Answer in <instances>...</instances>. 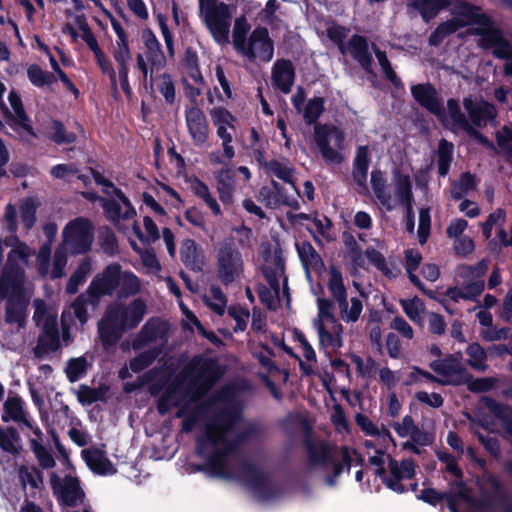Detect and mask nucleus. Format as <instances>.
<instances>
[{
	"label": "nucleus",
	"mask_w": 512,
	"mask_h": 512,
	"mask_svg": "<svg viewBox=\"0 0 512 512\" xmlns=\"http://www.w3.org/2000/svg\"><path fill=\"white\" fill-rule=\"evenodd\" d=\"M243 423L238 415L222 412L205 426L198 439V453L206 458L213 474L227 479L242 478L260 499L268 481L256 470L240 466L232 454L235 445L243 438Z\"/></svg>",
	"instance_id": "1"
},
{
	"label": "nucleus",
	"mask_w": 512,
	"mask_h": 512,
	"mask_svg": "<svg viewBox=\"0 0 512 512\" xmlns=\"http://www.w3.org/2000/svg\"><path fill=\"white\" fill-rule=\"evenodd\" d=\"M221 375V370L211 359H195L177 383L170 385L158 401L161 414L176 409V416L183 419V430L189 432L208 412L200 402L201 397Z\"/></svg>",
	"instance_id": "2"
},
{
	"label": "nucleus",
	"mask_w": 512,
	"mask_h": 512,
	"mask_svg": "<svg viewBox=\"0 0 512 512\" xmlns=\"http://www.w3.org/2000/svg\"><path fill=\"white\" fill-rule=\"evenodd\" d=\"M455 15L453 19L441 24L431 34L430 43L438 45L446 35L455 32L458 28L477 24L479 27L476 32L482 36L481 45L493 48V54L496 57L508 59L509 61L504 66V72L507 75H512V47L503 39L501 33L492 27L490 20L481 14L480 9L467 3H460L456 7Z\"/></svg>",
	"instance_id": "3"
},
{
	"label": "nucleus",
	"mask_w": 512,
	"mask_h": 512,
	"mask_svg": "<svg viewBox=\"0 0 512 512\" xmlns=\"http://www.w3.org/2000/svg\"><path fill=\"white\" fill-rule=\"evenodd\" d=\"M146 312L141 300H134L128 306L114 304L108 307L98 325L99 338L104 346L115 344L127 329L136 327Z\"/></svg>",
	"instance_id": "4"
},
{
	"label": "nucleus",
	"mask_w": 512,
	"mask_h": 512,
	"mask_svg": "<svg viewBox=\"0 0 512 512\" xmlns=\"http://www.w3.org/2000/svg\"><path fill=\"white\" fill-rule=\"evenodd\" d=\"M263 258V273L270 289L260 287L258 294L268 308L275 309L282 300L287 303L290 301L287 278L284 275V260L278 252L263 253Z\"/></svg>",
	"instance_id": "5"
},
{
	"label": "nucleus",
	"mask_w": 512,
	"mask_h": 512,
	"mask_svg": "<svg viewBox=\"0 0 512 512\" xmlns=\"http://www.w3.org/2000/svg\"><path fill=\"white\" fill-rule=\"evenodd\" d=\"M317 309L312 325L317 332L319 344L327 352H336L343 346V325L335 317L330 300L318 298Z\"/></svg>",
	"instance_id": "6"
},
{
	"label": "nucleus",
	"mask_w": 512,
	"mask_h": 512,
	"mask_svg": "<svg viewBox=\"0 0 512 512\" xmlns=\"http://www.w3.org/2000/svg\"><path fill=\"white\" fill-rule=\"evenodd\" d=\"M210 117L216 134L221 140L222 152L216 150L208 154V161L214 166L227 165L235 157V149L232 145L233 134L236 131V118L227 109L215 107L210 110Z\"/></svg>",
	"instance_id": "7"
},
{
	"label": "nucleus",
	"mask_w": 512,
	"mask_h": 512,
	"mask_svg": "<svg viewBox=\"0 0 512 512\" xmlns=\"http://www.w3.org/2000/svg\"><path fill=\"white\" fill-rule=\"evenodd\" d=\"M200 16L213 39L220 45L229 43L232 11L219 0H199Z\"/></svg>",
	"instance_id": "8"
},
{
	"label": "nucleus",
	"mask_w": 512,
	"mask_h": 512,
	"mask_svg": "<svg viewBox=\"0 0 512 512\" xmlns=\"http://www.w3.org/2000/svg\"><path fill=\"white\" fill-rule=\"evenodd\" d=\"M314 140L325 162L340 164L344 160V132L332 124H319L314 127Z\"/></svg>",
	"instance_id": "9"
},
{
	"label": "nucleus",
	"mask_w": 512,
	"mask_h": 512,
	"mask_svg": "<svg viewBox=\"0 0 512 512\" xmlns=\"http://www.w3.org/2000/svg\"><path fill=\"white\" fill-rule=\"evenodd\" d=\"M5 90V86L0 82V109L9 120V125L12 129L15 130L23 140L30 141L36 137V134L25 112L22 100L14 91H10L7 96V101H4L3 94Z\"/></svg>",
	"instance_id": "10"
},
{
	"label": "nucleus",
	"mask_w": 512,
	"mask_h": 512,
	"mask_svg": "<svg viewBox=\"0 0 512 512\" xmlns=\"http://www.w3.org/2000/svg\"><path fill=\"white\" fill-rule=\"evenodd\" d=\"M92 176L96 184L103 186V192L105 194L108 196L115 195L118 199V201L115 199H100L106 217L113 222H119L121 219L132 220L136 212L128 198L100 173L92 171Z\"/></svg>",
	"instance_id": "11"
},
{
	"label": "nucleus",
	"mask_w": 512,
	"mask_h": 512,
	"mask_svg": "<svg viewBox=\"0 0 512 512\" xmlns=\"http://www.w3.org/2000/svg\"><path fill=\"white\" fill-rule=\"evenodd\" d=\"M216 271L219 280L229 285L243 275L244 262L241 252L233 243H221L216 250Z\"/></svg>",
	"instance_id": "12"
},
{
	"label": "nucleus",
	"mask_w": 512,
	"mask_h": 512,
	"mask_svg": "<svg viewBox=\"0 0 512 512\" xmlns=\"http://www.w3.org/2000/svg\"><path fill=\"white\" fill-rule=\"evenodd\" d=\"M63 247L71 254L86 253L94 241V228L86 218H76L66 224L62 231Z\"/></svg>",
	"instance_id": "13"
},
{
	"label": "nucleus",
	"mask_w": 512,
	"mask_h": 512,
	"mask_svg": "<svg viewBox=\"0 0 512 512\" xmlns=\"http://www.w3.org/2000/svg\"><path fill=\"white\" fill-rule=\"evenodd\" d=\"M64 460L70 471L64 479H61L55 472H52L50 474L51 487L61 504L76 507L83 502L85 494L80 487L79 479L73 474V468L66 455H64Z\"/></svg>",
	"instance_id": "14"
},
{
	"label": "nucleus",
	"mask_w": 512,
	"mask_h": 512,
	"mask_svg": "<svg viewBox=\"0 0 512 512\" xmlns=\"http://www.w3.org/2000/svg\"><path fill=\"white\" fill-rule=\"evenodd\" d=\"M488 265L485 261L480 262L475 267H466L463 269L462 277L464 286L462 288H451L447 295L454 301L459 299H474L480 295L484 289V282L481 277L487 271Z\"/></svg>",
	"instance_id": "15"
},
{
	"label": "nucleus",
	"mask_w": 512,
	"mask_h": 512,
	"mask_svg": "<svg viewBox=\"0 0 512 512\" xmlns=\"http://www.w3.org/2000/svg\"><path fill=\"white\" fill-rule=\"evenodd\" d=\"M237 51L249 60L269 62L273 58L274 47L268 30L256 28Z\"/></svg>",
	"instance_id": "16"
},
{
	"label": "nucleus",
	"mask_w": 512,
	"mask_h": 512,
	"mask_svg": "<svg viewBox=\"0 0 512 512\" xmlns=\"http://www.w3.org/2000/svg\"><path fill=\"white\" fill-rule=\"evenodd\" d=\"M298 198L299 191L295 184H291V188H281L277 182L272 181V187H262L259 191V201L270 209L279 208L281 205L298 209Z\"/></svg>",
	"instance_id": "17"
},
{
	"label": "nucleus",
	"mask_w": 512,
	"mask_h": 512,
	"mask_svg": "<svg viewBox=\"0 0 512 512\" xmlns=\"http://www.w3.org/2000/svg\"><path fill=\"white\" fill-rule=\"evenodd\" d=\"M441 122L455 131H464L473 136L480 143L492 148L493 144L484 136L476 132L466 120L464 114L460 111L458 103L449 100L447 103V111H443L440 105V115H437Z\"/></svg>",
	"instance_id": "18"
},
{
	"label": "nucleus",
	"mask_w": 512,
	"mask_h": 512,
	"mask_svg": "<svg viewBox=\"0 0 512 512\" xmlns=\"http://www.w3.org/2000/svg\"><path fill=\"white\" fill-rule=\"evenodd\" d=\"M119 284V265L112 264L104 271L94 277L91 281L87 295L92 305H96L98 300L105 295H110Z\"/></svg>",
	"instance_id": "19"
},
{
	"label": "nucleus",
	"mask_w": 512,
	"mask_h": 512,
	"mask_svg": "<svg viewBox=\"0 0 512 512\" xmlns=\"http://www.w3.org/2000/svg\"><path fill=\"white\" fill-rule=\"evenodd\" d=\"M461 357L450 356L440 361H434L431 368L441 376L442 384L458 385L467 380V373L463 367Z\"/></svg>",
	"instance_id": "20"
},
{
	"label": "nucleus",
	"mask_w": 512,
	"mask_h": 512,
	"mask_svg": "<svg viewBox=\"0 0 512 512\" xmlns=\"http://www.w3.org/2000/svg\"><path fill=\"white\" fill-rule=\"evenodd\" d=\"M186 126L193 143L198 147L205 146L209 137V126L201 109L196 106L187 109Z\"/></svg>",
	"instance_id": "21"
},
{
	"label": "nucleus",
	"mask_w": 512,
	"mask_h": 512,
	"mask_svg": "<svg viewBox=\"0 0 512 512\" xmlns=\"http://www.w3.org/2000/svg\"><path fill=\"white\" fill-rule=\"evenodd\" d=\"M464 107L471 122L478 127L492 123L496 117L495 107L481 99L467 98L464 100Z\"/></svg>",
	"instance_id": "22"
},
{
	"label": "nucleus",
	"mask_w": 512,
	"mask_h": 512,
	"mask_svg": "<svg viewBox=\"0 0 512 512\" xmlns=\"http://www.w3.org/2000/svg\"><path fill=\"white\" fill-rule=\"evenodd\" d=\"M389 469L391 478L383 477V482L388 488L395 492H403V486L400 481L410 479L414 476L415 466L410 460H403L400 463L389 457Z\"/></svg>",
	"instance_id": "23"
},
{
	"label": "nucleus",
	"mask_w": 512,
	"mask_h": 512,
	"mask_svg": "<svg viewBox=\"0 0 512 512\" xmlns=\"http://www.w3.org/2000/svg\"><path fill=\"white\" fill-rule=\"evenodd\" d=\"M394 179V197H392V203L394 204V208L396 206L402 205L407 206L408 213L410 214L412 211V184L408 174H404L399 170H394L393 172Z\"/></svg>",
	"instance_id": "24"
},
{
	"label": "nucleus",
	"mask_w": 512,
	"mask_h": 512,
	"mask_svg": "<svg viewBox=\"0 0 512 512\" xmlns=\"http://www.w3.org/2000/svg\"><path fill=\"white\" fill-rule=\"evenodd\" d=\"M81 455L89 469L96 474L107 476L116 472V468L101 449H84Z\"/></svg>",
	"instance_id": "25"
},
{
	"label": "nucleus",
	"mask_w": 512,
	"mask_h": 512,
	"mask_svg": "<svg viewBox=\"0 0 512 512\" xmlns=\"http://www.w3.org/2000/svg\"><path fill=\"white\" fill-rule=\"evenodd\" d=\"M294 68L288 60H278L272 68V83L274 87L287 94L294 83Z\"/></svg>",
	"instance_id": "26"
},
{
	"label": "nucleus",
	"mask_w": 512,
	"mask_h": 512,
	"mask_svg": "<svg viewBox=\"0 0 512 512\" xmlns=\"http://www.w3.org/2000/svg\"><path fill=\"white\" fill-rule=\"evenodd\" d=\"M355 421L366 435L377 438L381 447L388 446L390 443L395 445L390 431L385 426H378L364 414H357Z\"/></svg>",
	"instance_id": "27"
},
{
	"label": "nucleus",
	"mask_w": 512,
	"mask_h": 512,
	"mask_svg": "<svg viewBox=\"0 0 512 512\" xmlns=\"http://www.w3.org/2000/svg\"><path fill=\"white\" fill-rule=\"evenodd\" d=\"M346 54H350L365 70H369L372 64V57L369 53L366 39L354 35L345 46Z\"/></svg>",
	"instance_id": "28"
},
{
	"label": "nucleus",
	"mask_w": 512,
	"mask_h": 512,
	"mask_svg": "<svg viewBox=\"0 0 512 512\" xmlns=\"http://www.w3.org/2000/svg\"><path fill=\"white\" fill-rule=\"evenodd\" d=\"M4 413L2 415V420L8 422L10 420L15 422H22L28 427L32 428L31 424L27 419V414L25 411V406L23 400L17 396H9L4 403L3 406Z\"/></svg>",
	"instance_id": "29"
},
{
	"label": "nucleus",
	"mask_w": 512,
	"mask_h": 512,
	"mask_svg": "<svg viewBox=\"0 0 512 512\" xmlns=\"http://www.w3.org/2000/svg\"><path fill=\"white\" fill-rule=\"evenodd\" d=\"M414 99L435 115H440V102L436 91L430 85H415L412 87Z\"/></svg>",
	"instance_id": "30"
},
{
	"label": "nucleus",
	"mask_w": 512,
	"mask_h": 512,
	"mask_svg": "<svg viewBox=\"0 0 512 512\" xmlns=\"http://www.w3.org/2000/svg\"><path fill=\"white\" fill-rule=\"evenodd\" d=\"M339 311V316L346 324L356 323L363 311L362 301L356 297H352L349 300L347 297L336 301Z\"/></svg>",
	"instance_id": "31"
},
{
	"label": "nucleus",
	"mask_w": 512,
	"mask_h": 512,
	"mask_svg": "<svg viewBox=\"0 0 512 512\" xmlns=\"http://www.w3.org/2000/svg\"><path fill=\"white\" fill-rule=\"evenodd\" d=\"M371 186L380 204L387 210L394 209V204L392 203V196L388 193L386 189V179L384 177L383 172H381L380 170L372 171Z\"/></svg>",
	"instance_id": "32"
},
{
	"label": "nucleus",
	"mask_w": 512,
	"mask_h": 512,
	"mask_svg": "<svg viewBox=\"0 0 512 512\" xmlns=\"http://www.w3.org/2000/svg\"><path fill=\"white\" fill-rule=\"evenodd\" d=\"M113 58L117 64L120 86L127 95H131L132 91L128 78L129 65L132 60L131 52L113 51Z\"/></svg>",
	"instance_id": "33"
},
{
	"label": "nucleus",
	"mask_w": 512,
	"mask_h": 512,
	"mask_svg": "<svg viewBox=\"0 0 512 512\" xmlns=\"http://www.w3.org/2000/svg\"><path fill=\"white\" fill-rule=\"evenodd\" d=\"M422 261V255L419 251L408 249L405 251V269L408 273L409 280L417 286L422 292L432 297V295L424 289L421 280L415 275V271Z\"/></svg>",
	"instance_id": "34"
},
{
	"label": "nucleus",
	"mask_w": 512,
	"mask_h": 512,
	"mask_svg": "<svg viewBox=\"0 0 512 512\" xmlns=\"http://www.w3.org/2000/svg\"><path fill=\"white\" fill-rule=\"evenodd\" d=\"M297 250L307 274L311 269L318 270L322 267V260L310 243L302 242L298 244Z\"/></svg>",
	"instance_id": "35"
},
{
	"label": "nucleus",
	"mask_w": 512,
	"mask_h": 512,
	"mask_svg": "<svg viewBox=\"0 0 512 512\" xmlns=\"http://www.w3.org/2000/svg\"><path fill=\"white\" fill-rule=\"evenodd\" d=\"M142 39L147 49V58L151 63L153 65H163L164 57L155 34L151 30H145L142 33Z\"/></svg>",
	"instance_id": "36"
},
{
	"label": "nucleus",
	"mask_w": 512,
	"mask_h": 512,
	"mask_svg": "<svg viewBox=\"0 0 512 512\" xmlns=\"http://www.w3.org/2000/svg\"><path fill=\"white\" fill-rule=\"evenodd\" d=\"M410 4L421 13L425 21H428L448 3L446 0H410Z\"/></svg>",
	"instance_id": "37"
},
{
	"label": "nucleus",
	"mask_w": 512,
	"mask_h": 512,
	"mask_svg": "<svg viewBox=\"0 0 512 512\" xmlns=\"http://www.w3.org/2000/svg\"><path fill=\"white\" fill-rule=\"evenodd\" d=\"M74 23L80 31V37L83 39V41L87 44V46L93 52L94 56L99 54L100 52H102L95 35L89 28V25H88L85 17L82 15L75 16Z\"/></svg>",
	"instance_id": "38"
},
{
	"label": "nucleus",
	"mask_w": 512,
	"mask_h": 512,
	"mask_svg": "<svg viewBox=\"0 0 512 512\" xmlns=\"http://www.w3.org/2000/svg\"><path fill=\"white\" fill-rule=\"evenodd\" d=\"M74 23L80 31V37L83 39V41L87 44V46L93 52L94 56L99 54L100 52H102L95 35L89 28V25H88L85 17L82 15L75 16Z\"/></svg>",
	"instance_id": "39"
},
{
	"label": "nucleus",
	"mask_w": 512,
	"mask_h": 512,
	"mask_svg": "<svg viewBox=\"0 0 512 512\" xmlns=\"http://www.w3.org/2000/svg\"><path fill=\"white\" fill-rule=\"evenodd\" d=\"M190 186L195 195L200 197L215 215L221 214V209L216 199L211 195L208 186L197 178L190 182Z\"/></svg>",
	"instance_id": "40"
},
{
	"label": "nucleus",
	"mask_w": 512,
	"mask_h": 512,
	"mask_svg": "<svg viewBox=\"0 0 512 512\" xmlns=\"http://www.w3.org/2000/svg\"><path fill=\"white\" fill-rule=\"evenodd\" d=\"M400 305L410 320L417 323L422 321L425 305L420 298L401 299Z\"/></svg>",
	"instance_id": "41"
},
{
	"label": "nucleus",
	"mask_w": 512,
	"mask_h": 512,
	"mask_svg": "<svg viewBox=\"0 0 512 512\" xmlns=\"http://www.w3.org/2000/svg\"><path fill=\"white\" fill-rule=\"evenodd\" d=\"M328 289L335 301L347 297L342 275L335 266L329 269Z\"/></svg>",
	"instance_id": "42"
},
{
	"label": "nucleus",
	"mask_w": 512,
	"mask_h": 512,
	"mask_svg": "<svg viewBox=\"0 0 512 512\" xmlns=\"http://www.w3.org/2000/svg\"><path fill=\"white\" fill-rule=\"evenodd\" d=\"M477 181L475 177L469 173H464L455 181L451 188V196L454 199H460L462 196L470 193L475 189Z\"/></svg>",
	"instance_id": "43"
},
{
	"label": "nucleus",
	"mask_w": 512,
	"mask_h": 512,
	"mask_svg": "<svg viewBox=\"0 0 512 512\" xmlns=\"http://www.w3.org/2000/svg\"><path fill=\"white\" fill-rule=\"evenodd\" d=\"M324 111V100L321 97H314L310 99L302 109L300 114L303 115L304 120L308 124H312L317 121L322 112Z\"/></svg>",
	"instance_id": "44"
},
{
	"label": "nucleus",
	"mask_w": 512,
	"mask_h": 512,
	"mask_svg": "<svg viewBox=\"0 0 512 512\" xmlns=\"http://www.w3.org/2000/svg\"><path fill=\"white\" fill-rule=\"evenodd\" d=\"M0 447L9 453H17L20 450V439L14 429L0 427Z\"/></svg>",
	"instance_id": "45"
},
{
	"label": "nucleus",
	"mask_w": 512,
	"mask_h": 512,
	"mask_svg": "<svg viewBox=\"0 0 512 512\" xmlns=\"http://www.w3.org/2000/svg\"><path fill=\"white\" fill-rule=\"evenodd\" d=\"M181 259L187 267L195 269L198 267V255L196 243L191 239L182 242L180 248Z\"/></svg>",
	"instance_id": "46"
},
{
	"label": "nucleus",
	"mask_w": 512,
	"mask_h": 512,
	"mask_svg": "<svg viewBox=\"0 0 512 512\" xmlns=\"http://www.w3.org/2000/svg\"><path fill=\"white\" fill-rule=\"evenodd\" d=\"M468 363L476 370H485L486 368V352L477 343H472L467 348Z\"/></svg>",
	"instance_id": "47"
},
{
	"label": "nucleus",
	"mask_w": 512,
	"mask_h": 512,
	"mask_svg": "<svg viewBox=\"0 0 512 512\" xmlns=\"http://www.w3.org/2000/svg\"><path fill=\"white\" fill-rule=\"evenodd\" d=\"M452 152V144L445 140L440 141L438 147V171L442 176H445L449 171Z\"/></svg>",
	"instance_id": "48"
},
{
	"label": "nucleus",
	"mask_w": 512,
	"mask_h": 512,
	"mask_svg": "<svg viewBox=\"0 0 512 512\" xmlns=\"http://www.w3.org/2000/svg\"><path fill=\"white\" fill-rule=\"evenodd\" d=\"M27 75L30 82L37 87L50 85L55 81L53 74L42 70L37 65L30 66L27 70Z\"/></svg>",
	"instance_id": "49"
},
{
	"label": "nucleus",
	"mask_w": 512,
	"mask_h": 512,
	"mask_svg": "<svg viewBox=\"0 0 512 512\" xmlns=\"http://www.w3.org/2000/svg\"><path fill=\"white\" fill-rule=\"evenodd\" d=\"M206 304L217 314L222 315L226 307V298L219 288L212 287L205 296Z\"/></svg>",
	"instance_id": "50"
},
{
	"label": "nucleus",
	"mask_w": 512,
	"mask_h": 512,
	"mask_svg": "<svg viewBox=\"0 0 512 512\" xmlns=\"http://www.w3.org/2000/svg\"><path fill=\"white\" fill-rule=\"evenodd\" d=\"M120 292L124 295L136 293L139 288L138 278L131 272H121L119 268V284Z\"/></svg>",
	"instance_id": "51"
},
{
	"label": "nucleus",
	"mask_w": 512,
	"mask_h": 512,
	"mask_svg": "<svg viewBox=\"0 0 512 512\" xmlns=\"http://www.w3.org/2000/svg\"><path fill=\"white\" fill-rule=\"evenodd\" d=\"M250 29V25L248 24L246 18L244 16L239 17L234 22V27L232 31L233 44L236 50L240 48L242 44H244L247 39L246 35Z\"/></svg>",
	"instance_id": "52"
},
{
	"label": "nucleus",
	"mask_w": 512,
	"mask_h": 512,
	"mask_svg": "<svg viewBox=\"0 0 512 512\" xmlns=\"http://www.w3.org/2000/svg\"><path fill=\"white\" fill-rule=\"evenodd\" d=\"M133 249L139 253L141 261L145 268L151 273L160 271V264L152 250H141L135 242H131Z\"/></svg>",
	"instance_id": "53"
},
{
	"label": "nucleus",
	"mask_w": 512,
	"mask_h": 512,
	"mask_svg": "<svg viewBox=\"0 0 512 512\" xmlns=\"http://www.w3.org/2000/svg\"><path fill=\"white\" fill-rule=\"evenodd\" d=\"M156 86L166 102L173 103L175 99V86L172 78L168 74H162L158 77Z\"/></svg>",
	"instance_id": "54"
},
{
	"label": "nucleus",
	"mask_w": 512,
	"mask_h": 512,
	"mask_svg": "<svg viewBox=\"0 0 512 512\" xmlns=\"http://www.w3.org/2000/svg\"><path fill=\"white\" fill-rule=\"evenodd\" d=\"M51 130V139L57 144H70L76 140V135L72 132H67L58 121H53Z\"/></svg>",
	"instance_id": "55"
},
{
	"label": "nucleus",
	"mask_w": 512,
	"mask_h": 512,
	"mask_svg": "<svg viewBox=\"0 0 512 512\" xmlns=\"http://www.w3.org/2000/svg\"><path fill=\"white\" fill-rule=\"evenodd\" d=\"M268 169L273 175L287 182L289 184V188H291V184H294L292 179L293 169L289 165L278 161H271L268 164Z\"/></svg>",
	"instance_id": "56"
},
{
	"label": "nucleus",
	"mask_w": 512,
	"mask_h": 512,
	"mask_svg": "<svg viewBox=\"0 0 512 512\" xmlns=\"http://www.w3.org/2000/svg\"><path fill=\"white\" fill-rule=\"evenodd\" d=\"M185 79L184 81L187 82V79H191L195 86L190 87V96L196 97L199 96L202 92V86H203V77L199 70L198 66H191L189 68H185Z\"/></svg>",
	"instance_id": "57"
},
{
	"label": "nucleus",
	"mask_w": 512,
	"mask_h": 512,
	"mask_svg": "<svg viewBox=\"0 0 512 512\" xmlns=\"http://www.w3.org/2000/svg\"><path fill=\"white\" fill-rule=\"evenodd\" d=\"M95 59L101 71L109 77L112 89L117 90V76L111 61L103 51L95 55Z\"/></svg>",
	"instance_id": "58"
},
{
	"label": "nucleus",
	"mask_w": 512,
	"mask_h": 512,
	"mask_svg": "<svg viewBox=\"0 0 512 512\" xmlns=\"http://www.w3.org/2000/svg\"><path fill=\"white\" fill-rule=\"evenodd\" d=\"M33 254L32 250L25 244H18L9 254L8 261L15 263L17 268L21 265H25L28 258Z\"/></svg>",
	"instance_id": "59"
},
{
	"label": "nucleus",
	"mask_w": 512,
	"mask_h": 512,
	"mask_svg": "<svg viewBox=\"0 0 512 512\" xmlns=\"http://www.w3.org/2000/svg\"><path fill=\"white\" fill-rule=\"evenodd\" d=\"M36 204L32 199H26L20 206V217L26 229H30L35 222Z\"/></svg>",
	"instance_id": "60"
},
{
	"label": "nucleus",
	"mask_w": 512,
	"mask_h": 512,
	"mask_svg": "<svg viewBox=\"0 0 512 512\" xmlns=\"http://www.w3.org/2000/svg\"><path fill=\"white\" fill-rule=\"evenodd\" d=\"M411 438V442H406L403 444V449L405 450H412L415 453H419L418 449L415 447L414 444H418L421 446H426L431 443L432 437L430 434L423 432L418 429V427L415 428V431L409 436Z\"/></svg>",
	"instance_id": "61"
},
{
	"label": "nucleus",
	"mask_w": 512,
	"mask_h": 512,
	"mask_svg": "<svg viewBox=\"0 0 512 512\" xmlns=\"http://www.w3.org/2000/svg\"><path fill=\"white\" fill-rule=\"evenodd\" d=\"M19 478L24 487L29 485L32 488H37L41 482L40 474L34 468L21 467L19 469Z\"/></svg>",
	"instance_id": "62"
},
{
	"label": "nucleus",
	"mask_w": 512,
	"mask_h": 512,
	"mask_svg": "<svg viewBox=\"0 0 512 512\" xmlns=\"http://www.w3.org/2000/svg\"><path fill=\"white\" fill-rule=\"evenodd\" d=\"M351 361L358 373L364 378L372 377L375 369V362L372 359L363 360L358 355H352Z\"/></svg>",
	"instance_id": "63"
},
{
	"label": "nucleus",
	"mask_w": 512,
	"mask_h": 512,
	"mask_svg": "<svg viewBox=\"0 0 512 512\" xmlns=\"http://www.w3.org/2000/svg\"><path fill=\"white\" fill-rule=\"evenodd\" d=\"M392 427L399 437H409L417 427L411 416L406 415L401 421L392 423Z\"/></svg>",
	"instance_id": "64"
}]
</instances>
